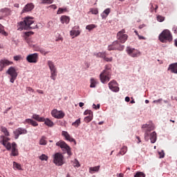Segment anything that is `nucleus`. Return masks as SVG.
I'll use <instances>...</instances> for the list:
<instances>
[{
	"mask_svg": "<svg viewBox=\"0 0 177 177\" xmlns=\"http://www.w3.org/2000/svg\"><path fill=\"white\" fill-rule=\"evenodd\" d=\"M92 120H93V115H88V116H86V118H84V121L88 123V122H91V121H92Z\"/></svg>",
	"mask_w": 177,
	"mask_h": 177,
	"instance_id": "obj_38",
	"label": "nucleus"
},
{
	"mask_svg": "<svg viewBox=\"0 0 177 177\" xmlns=\"http://www.w3.org/2000/svg\"><path fill=\"white\" fill-rule=\"evenodd\" d=\"M160 158H164L165 156V153H164V151H162L161 152H159Z\"/></svg>",
	"mask_w": 177,
	"mask_h": 177,
	"instance_id": "obj_52",
	"label": "nucleus"
},
{
	"mask_svg": "<svg viewBox=\"0 0 177 177\" xmlns=\"http://www.w3.org/2000/svg\"><path fill=\"white\" fill-rule=\"evenodd\" d=\"M0 131L3 132V133L5 135V136H10V134L9 133V131H8V129L6 127L1 126L0 127Z\"/></svg>",
	"mask_w": 177,
	"mask_h": 177,
	"instance_id": "obj_28",
	"label": "nucleus"
},
{
	"mask_svg": "<svg viewBox=\"0 0 177 177\" xmlns=\"http://www.w3.org/2000/svg\"><path fill=\"white\" fill-rule=\"evenodd\" d=\"M3 13H6L5 16H9L10 15V10L9 8H3L1 10Z\"/></svg>",
	"mask_w": 177,
	"mask_h": 177,
	"instance_id": "obj_41",
	"label": "nucleus"
},
{
	"mask_svg": "<svg viewBox=\"0 0 177 177\" xmlns=\"http://www.w3.org/2000/svg\"><path fill=\"white\" fill-rule=\"evenodd\" d=\"M13 168L15 169H19L20 171V170H21V165H20L16 162H13Z\"/></svg>",
	"mask_w": 177,
	"mask_h": 177,
	"instance_id": "obj_37",
	"label": "nucleus"
},
{
	"mask_svg": "<svg viewBox=\"0 0 177 177\" xmlns=\"http://www.w3.org/2000/svg\"><path fill=\"white\" fill-rule=\"evenodd\" d=\"M100 169V166H95L93 167L89 168V172L90 174H93V172H98V171Z\"/></svg>",
	"mask_w": 177,
	"mask_h": 177,
	"instance_id": "obj_30",
	"label": "nucleus"
},
{
	"mask_svg": "<svg viewBox=\"0 0 177 177\" xmlns=\"http://www.w3.org/2000/svg\"><path fill=\"white\" fill-rule=\"evenodd\" d=\"M81 124V119H77L75 122L72 123L73 127H75V128H78L80 127V124Z\"/></svg>",
	"mask_w": 177,
	"mask_h": 177,
	"instance_id": "obj_39",
	"label": "nucleus"
},
{
	"mask_svg": "<svg viewBox=\"0 0 177 177\" xmlns=\"http://www.w3.org/2000/svg\"><path fill=\"white\" fill-rule=\"evenodd\" d=\"M66 10L63 9V8H59L58 11H57V15H62V13H63V12H65Z\"/></svg>",
	"mask_w": 177,
	"mask_h": 177,
	"instance_id": "obj_51",
	"label": "nucleus"
},
{
	"mask_svg": "<svg viewBox=\"0 0 177 177\" xmlns=\"http://www.w3.org/2000/svg\"><path fill=\"white\" fill-rule=\"evenodd\" d=\"M19 27L18 30L20 31L23 30H34L37 28V24L34 23V18L31 17H26L24 18V21L19 24Z\"/></svg>",
	"mask_w": 177,
	"mask_h": 177,
	"instance_id": "obj_2",
	"label": "nucleus"
},
{
	"mask_svg": "<svg viewBox=\"0 0 177 177\" xmlns=\"http://www.w3.org/2000/svg\"><path fill=\"white\" fill-rule=\"evenodd\" d=\"M39 59L38 53H35L33 54H30L26 57V60L28 63H38V59Z\"/></svg>",
	"mask_w": 177,
	"mask_h": 177,
	"instance_id": "obj_12",
	"label": "nucleus"
},
{
	"mask_svg": "<svg viewBox=\"0 0 177 177\" xmlns=\"http://www.w3.org/2000/svg\"><path fill=\"white\" fill-rule=\"evenodd\" d=\"M117 39L121 44H125L128 39V35L125 34V30L122 29L117 33Z\"/></svg>",
	"mask_w": 177,
	"mask_h": 177,
	"instance_id": "obj_10",
	"label": "nucleus"
},
{
	"mask_svg": "<svg viewBox=\"0 0 177 177\" xmlns=\"http://www.w3.org/2000/svg\"><path fill=\"white\" fill-rule=\"evenodd\" d=\"M51 7H52L53 9H57V7L56 6H55V5H52Z\"/></svg>",
	"mask_w": 177,
	"mask_h": 177,
	"instance_id": "obj_64",
	"label": "nucleus"
},
{
	"mask_svg": "<svg viewBox=\"0 0 177 177\" xmlns=\"http://www.w3.org/2000/svg\"><path fill=\"white\" fill-rule=\"evenodd\" d=\"M15 139H19L20 135H26L27 133V130L26 129H23L19 127L13 131Z\"/></svg>",
	"mask_w": 177,
	"mask_h": 177,
	"instance_id": "obj_14",
	"label": "nucleus"
},
{
	"mask_svg": "<svg viewBox=\"0 0 177 177\" xmlns=\"http://www.w3.org/2000/svg\"><path fill=\"white\" fill-rule=\"evenodd\" d=\"M31 34H34V32H26V35L27 37H30V35H31Z\"/></svg>",
	"mask_w": 177,
	"mask_h": 177,
	"instance_id": "obj_56",
	"label": "nucleus"
},
{
	"mask_svg": "<svg viewBox=\"0 0 177 177\" xmlns=\"http://www.w3.org/2000/svg\"><path fill=\"white\" fill-rule=\"evenodd\" d=\"M6 74L10 75V82L11 84H15V81L17 79V75H19V73H17V69L13 66H10L6 71Z\"/></svg>",
	"mask_w": 177,
	"mask_h": 177,
	"instance_id": "obj_5",
	"label": "nucleus"
},
{
	"mask_svg": "<svg viewBox=\"0 0 177 177\" xmlns=\"http://www.w3.org/2000/svg\"><path fill=\"white\" fill-rule=\"evenodd\" d=\"M53 162L57 167H62L64 164V156L60 153H56L54 155Z\"/></svg>",
	"mask_w": 177,
	"mask_h": 177,
	"instance_id": "obj_7",
	"label": "nucleus"
},
{
	"mask_svg": "<svg viewBox=\"0 0 177 177\" xmlns=\"http://www.w3.org/2000/svg\"><path fill=\"white\" fill-rule=\"evenodd\" d=\"M62 136H64V138H65V140H68V142H73L75 145L76 141L75 139L73 138L71 136H70V134L68 133V132L66 131H63L62 132Z\"/></svg>",
	"mask_w": 177,
	"mask_h": 177,
	"instance_id": "obj_17",
	"label": "nucleus"
},
{
	"mask_svg": "<svg viewBox=\"0 0 177 177\" xmlns=\"http://www.w3.org/2000/svg\"><path fill=\"white\" fill-rule=\"evenodd\" d=\"M34 9V5L32 3H28L27 4L23 9L22 13H24L26 12H31Z\"/></svg>",
	"mask_w": 177,
	"mask_h": 177,
	"instance_id": "obj_19",
	"label": "nucleus"
},
{
	"mask_svg": "<svg viewBox=\"0 0 177 177\" xmlns=\"http://www.w3.org/2000/svg\"><path fill=\"white\" fill-rule=\"evenodd\" d=\"M47 64L50 70V71H56V66H55V63L52 61H48Z\"/></svg>",
	"mask_w": 177,
	"mask_h": 177,
	"instance_id": "obj_24",
	"label": "nucleus"
},
{
	"mask_svg": "<svg viewBox=\"0 0 177 177\" xmlns=\"http://www.w3.org/2000/svg\"><path fill=\"white\" fill-rule=\"evenodd\" d=\"M41 3H53V0H41Z\"/></svg>",
	"mask_w": 177,
	"mask_h": 177,
	"instance_id": "obj_49",
	"label": "nucleus"
},
{
	"mask_svg": "<svg viewBox=\"0 0 177 177\" xmlns=\"http://www.w3.org/2000/svg\"><path fill=\"white\" fill-rule=\"evenodd\" d=\"M27 91L34 93V89H32V88H31V87H27Z\"/></svg>",
	"mask_w": 177,
	"mask_h": 177,
	"instance_id": "obj_57",
	"label": "nucleus"
},
{
	"mask_svg": "<svg viewBox=\"0 0 177 177\" xmlns=\"http://www.w3.org/2000/svg\"><path fill=\"white\" fill-rule=\"evenodd\" d=\"M94 56H96L97 57H100L101 59H104V57L106 56V52L95 53Z\"/></svg>",
	"mask_w": 177,
	"mask_h": 177,
	"instance_id": "obj_32",
	"label": "nucleus"
},
{
	"mask_svg": "<svg viewBox=\"0 0 177 177\" xmlns=\"http://www.w3.org/2000/svg\"><path fill=\"white\" fill-rule=\"evenodd\" d=\"M47 143H48V142L46 141V137L42 136L39 140V145L45 146L47 145Z\"/></svg>",
	"mask_w": 177,
	"mask_h": 177,
	"instance_id": "obj_34",
	"label": "nucleus"
},
{
	"mask_svg": "<svg viewBox=\"0 0 177 177\" xmlns=\"http://www.w3.org/2000/svg\"><path fill=\"white\" fill-rule=\"evenodd\" d=\"M134 177H146V174L142 171H137L134 175Z\"/></svg>",
	"mask_w": 177,
	"mask_h": 177,
	"instance_id": "obj_40",
	"label": "nucleus"
},
{
	"mask_svg": "<svg viewBox=\"0 0 177 177\" xmlns=\"http://www.w3.org/2000/svg\"><path fill=\"white\" fill-rule=\"evenodd\" d=\"M84 115H93V112H92V111L91 110H86L84 113Z\"/></svg>",
	"mask_w": 177,
	"mask_h": 177,
	"instance_id": "obj_48",
	"label": "nucleus"
},
{
	"mask_svg": "<svg viewBox=\"0 0 177 177\" xmlns=\"http://www.w3.org/2000/svg\"><path fill=\"white\" fill-rule=\"evenodd\" d=\"M111 79V66L106 65L105 69L100 75V80L102 84H107Z\"/></svg>",
	"mask_w": 177,
	"mask_h": 177,
	"instance_id": "obj_3",
	"label": "nucleus"
},
{
	"mask_svg": "<svg viewBox=\"0 0 177 177\" xmlns=\"http://www.w3.org/2000/svg\"><path fill=\"white\" fill-rule=\"evenodd\" d=\"M110 14V8H106L103 13L101 15L102 19H104Z\"/></svg>",
	"mask_w": 177,
	"mask_h": 177,
	"instance_id": "obj_33",
	"label": "nucleus"
},
{
	"mask_svg": "<svg viewBox=\"0 0 177 177\" xmlns=\"http://www.w3.org/2000/svg\"><path fill=\"white\" fill-rule=\"evenodd\" d=\"M47 64L50 70V71H56V66H55V63L52 61H48Z\"/></svg>",
	"mask_w": 177,
	"mask_h": 177,
	"instance_id": "obj_25",
	"label": "nucleus"
},
{
	"mask_svg": "<svg viewBox=\"0 0 177 177\" xmlns=\"http://www.w3.org/2000/svg\"><path fill=\"white\" fill-rule=\"evenodd\" d=\"M131 100V98H129V97H125V102H129Z\"/></svg>",
	"mask_w": 177,
	"mask_h": 177,
	"instance_id": "obj_60",
	"label": "nucleus"
},
{
	"mask_svg": "<svg viewBox=\"0 0 177 177\" xmlns=\"http://www.w3.org/2000/svg\"><path fill=\"white\" fill-rule=\"evenodd\" d=\"M43 122H44L45 124L47 125V127H52L54 125L53 122H52V120H50L48 118H46V119L44 118V121Z\"/></svg>",
	"mask_w": 177,
	"mask_h": 177,
	"instance_id": "obj_31",
	"label": "nucleus"
},
{
	"mask_svg": "<svg viewBox=\"0 0 177 177\" xmlns=\"http://www.w3.org/2000/svg\"><path fill=\"white\" fill-rule=\"evenodd\" d=\"M0 34H2L3 35H8V33L6 32L5 30L3 29V26L0 24Z\"/></svg>",
	"mask_w": 177,
	"mask_h": 177,
	"instance_id": "obj_42",
	"label": "nucleus"
},
{
	"mask_svg": "<svg viewBox=\"0 0 177 177\" xmlns=\"http://www.w3.org/2000/svg\"><path fill=\"white\" fill-rule=\"evenodd\" d=\"M93 108H94L95 110H97V109H100V104H97V106H96V104H93Z\"/></svg>",
	"mask_w": 177,
	"mask_h": 177,
	"instance_id": "obj_53",
	"label": "nucleus"
},
{
	"mask_svg": "<svg viewBox=\"0 0 177 177\" xmlns=\"http://www.w3.org/2000/svg\"><path fill=\"white\" fill-rule=\"evenodd\" d=\"M168 70H170L171 73L174 74H177V63L170 64Z\"/></svg>",
	"mask_w": 177,
	"mask_h": 177,
	"instance_id": "obj_20",
	"label": "nucleus"
},
{
	"mask_svg": "<svg viewBox=\"0 0 177 177\" xmlns=\"http://www.w3.org/2000/svg\"><path fill=\"white\" fill-rule=\"evenodd\" d=\"M159 41L163 44H165L167 41L171 42V41H172V35L171 34V32L167 29L164 30L159 35Z\"/></svg>",
	"mask_w": 177,
	"mask_h": 177,
	"instance_id": "obj_4",
	"label": "nucleus"
},
{
	"mask_svg": "<svg viewBox=\"0 0 177 177\" xmlns=\"http://www.w3.org/2000/svg\"><path fill=\"white\" fill-rule=\"evenodd\" d=\"M37 93H40L41 95H43V93H44V91L39 90V89L37 90Z\"/></svg>",
	"mask_w": 177,
	"mask_h": 177,
	"instance_id": "obj_59",
	"label": "nucleus"
},
{
	"mask_svg": "<svg viewBox=\"0 0 177 177\" xmlns=\"http://www.w3.org/2000/svg\"><path fill=\"white\" fill-rule=\"evenodd\" d=\"M13 64V62H10L6 59L0 60V71H2L5 67L8 66H12Z\"/></svg>",
	"mask_w": 177,
	"mask_h": 177,
	"instance_id": "obj_15",
	"label": "nucleus"
},
{
	"mask_svg": "<svg viewBox=\"0 0 177 177\" xmlns=\"http://www.w3.org/2000/svg\"><path fill=\"white\" fill-rule=\"evenodd\" d=\"M56 77H57V70L50 71V78L53 81H56Z\"/></svg>",
	"mask_w": 177,
	"mask_h": 177,
	"instance_id": "obj_29",
	"label": "nucleus"
},
{
	"mask_svg": "<svg viewBox=\"0 0 177 177\" xmlns=\"http://www.w3.org/2000/svg\"><path fill=\"white\" fill-rule=\"evenodd\" d=\"M14 60L15 62H19V60H21V55H16L14 57Z\"/></svg>",
	"mask_w": 177,
	"mask_h": 177,
	"instance_id": "obj_50",
	"label": "nucleus"
},
{
	"mask_svg": "<svg viewBox=\"0 0 177 177\" xmlns=\"http://www.w3.org/2000/svg\"><path fill=\"white\" fill-rule=\"evenodd\" d=\"M0 139V143L3 145L8 151L12 150V144L9 142L10 138L6 137V136H1Z\"/></svg>",
	"mask_w": 177,
	"mask_h": 177,
	"instance_id": "obj_9",
	"label": "nucleus"
},
{
	"mask_svg": "<svg viewBox=\"0 0 177 177\" xmlns=\"http://www.w3.org/2000/svg\"><path fill=\"white\" fill-rule=\"evenodd\" d=\"M80 33L81 32H80V30H76L74 28H73V30L70 31V35L71 37H78V35H80Z\"/></svg>",
	"mask_w": 177,
	"mask_h": 177,
	"instance_id": "obj_27",
	"label": "nucleus"
},
{
	"mask_svg": "<svg viewBox=\"0 0 177 177\" xmlns=\"http://www.w3.org/2000/svg\"><path fill=\"white\" fill-rule=\"evenodd\" d=\"M84 102H80L79 103L80 107H84Z\"/></svg>",
	"mask_w": 177,
	"mask_h": 177,
	"instance_id": "obj_61",
	"label": "nucleus"
},
{
	"mask_svg": "<svg viewBox=\"0 0 177 177\" xmlns=\"http://www.w3.org/2000/svg\"><path fill=\"white\" fill-rule=\"evenodd\" d=\"M37 50L40 52V53H41V55H44V56H46V55H48V53H49V51H45L44 50L40 49V48H38Z\"/></svg>",
	"mask_w": 177,
	"mask_h": 177,
	"instance_id": "obj_46",
	"label": "nucleus"
},
{
	"mask_svg": "<svg viewBox=\"0 0 177 177\" xmlns=\"http://www.w3.org/2000/svg\"><path fill=\"white\" fill-rule=\"evenodd\" d=\"M32 118H33V120H36V121H38L39 122H44L45 121L44 118H41L37 114H33Z\"/></svg>",
	"mask_w": 177,
	"mask_h": 177,
	"instance_id": "obj_22",
	"label": "nucleus"
},
{
	"mask_svg": "<svg viewBox=\"0 0 177 177\" xmlns=\"http://www.w3.org/2000/svg\"><path fill=\"white\" fill-rule=\"evenodd\" d=\"M51 115L54 117V118H63L64 117V113L62 111H57V109H54L51 111Z\"/></svg>",
	"mask_w": 177,
	"mask_h": 177,
	"instance_id": "obj_16",
	"label": "nucleus"
},
{
	"mask_svg": "<svg viewBox=\"0 0 177 177\" xmlns=\"http://www.w3.org/2000/svg\"><path fill=\"white\" fill-rule=\"evenodd\" d=\"M157 20H158V21H160L161 23L165 20V18L161 15H158Z\"/></svg>",
	"mask_w": 177,
	"mask_h": 177,
	"instance_id": "obj_47",
	"label": "nucleus"
},
{
	"mask_svg": "<svg viewBox=\"0 0 177 177\" xmlns=\"http://www.w3.org/2000/svg\"><path fill=\"white\" fill-rule=\"evenodd\" d=\"M39 160H41V161H48V156L45 154H42L39 156Z\"/></svg>",
	"mask_w": 177,
	"mask_h": 177,
	"instance_id": "obj_43",
	"label": "nucleus"
},
{
	"mask_svg": "<svg viewBox=\"0 0 177 177\" xmlns=\"http://www.w3.org/2000/svg\"><path fill=\"white\" fill-rule=\"evenodd\" d=\"M138 37V39H146L145 37L140 36V35H139Z\"/></svg>",
	"mask_w": 177,
	"mask_h": 177,
	"instance_id": "obj_58",
	"label": "nucleus"
},
{
	"mask_svg": "<svg viewBox=\"0 0 177 177\" xmlns=\"http://www.w3.org/2000/svg\"><path fill=\"white\" fill-rule=\"evenodd\" d=\"M173 31H174V34H177V28H174Z\"/></svg>",
	"mask_w": 177,
	"mask_h": 177,
	"instance_id": "obj_62",
	"label": "nucleus"
},
{
	"mask_svg": "<svg viewBox=\"0 0 177 177\" xmlns=\"http://www.w3.org/2000/svg\"><path fill=\"white\" fill-rule=\"evenodd\" d=\"M25 122H26V124H29V125H32V127H38V122L32 120V119H26Z\"/></svg>",
	"mask_w": 177,
	"mask_h": 177,
	"instance_id": "obj_23",
	"label": "nucleus"
},
{
	"mask_svg": "<svg viewBox=\"0 0 177 177\" xmlns=\"http://www.w3.org/2000/svg\"><path fill=\"white\" fill-rule=\"evenodd\" d=\"M104 60L105 62H107L108 63H110L111 62H113V57H107L105 55V57H104Z\"/></svg>",
	"mask_w": 177,
	"mask_h": 177,
	"instance_id": "obj_44",
	"label": "nucleus"
},
{
	"mask_svg": "<svg viewBox=\"0 0 177 177\" xmlns=\"http://www.w3.org/2000/svg\"><path fill=\"white\" fill-rule=\"evenodd\" d=\"M60 21L62 24H68L70 23V17L66 15L60 17Z\"/></svg>",
	"mask_w": 177,
	"mask_h": 177,
	"instance_id": "obj_21",
	"label": "nucleus"
},
{
	"mask_svg": "<svg viewBox=\"0 0 177 177\" xmlns=\"http://www.w3.org/2000/svg\"><path fill=\"white\" fill-rule=\"evenodd\" d=\"M90 88H96V85H97V80L91 77L90 80Z\"/></svg>",
	"mask_w": 177,
	"mask_h": 177,
	"instance_id": "obj_26",
	"label": "nucleus"
},
{
	"mask_svg": "<svg viewBox=\"0 0 177 177\" xmlns=\"http://www.w3.org/2000/svg\"><path fill=\"white\" fill-rule=\"evenodd\" d=\"M125 46L121 45L120 41H115L108 46V50H124Z\"/></svg>",
	"mask_w": 177,
	"mask_h": 177,
	"instance_id": "obj_8",
	"label": "nucleus"
},
{
	"mask_svg": "<svg viewBox=\"0 0 177 177\" xmlns=\"http://www.w3.org/2000/svg\"><path fill=\"white\" fill-rule=\"evenodd\" d=\"M56 146L60 147L63 151H66L68 156H72L73 153H71V147H70V146H68L66 142L59 140L56 143Z\"/></svg>",
	"mask_w": 177,
	"mask_h": 177,
	"instance_id": "obj_6",
	"label": "nucleus"
},
{
	"mask_svg": "<svg viewBox=\"0 0 177 177\" xmlns=\"http://www.w3.org/2000/svg\"><path fill=\"white\" fill-rule=\"evenodd\" d=\"M127 151H128V147H123L120 149V151L119 153L118 154V156H120V154L121 156H124V154H125V153H127Z\"/></svg>",
	"mask_w": 177,
	"mask_h": 177,
	"instance_id": "obj_35",
	"label": "nucleus"
},
{
	"mask_svg": "<svg viewBox=\"0 0 177 177\" xmlns=\"http://www.w3.org/2000/svg\"><path fill=\"white\" fill-rule=\"evenodd\" d=\"M11 156H13L14 157L19 156V150L17 149V144H16V142H12L11 144Z\"/></svg>",
	"mask_w": 177,
	"mask_h": 177,
	"instance_id": "obj_18",
	"label": "nucleus"
},
{
	"mask_svg": "<svg viewBox=\"0 0 177 177\" xmlns=\"http://www.w3.org/2000/svg\"><path fill=\"white\" fill-rule=\"evenodd\" d=\"M91 13L92 15H97V13H99V11H97V10L95 9L91 10Z\"/></svg>",
	"mask_w": 177,
	"mask_h": 177,
	"instance_id": "obj_55",
	"label": "nucleus"
},
{
	"mask_svg": "<svg viewBox=\"0 0 177 177\" xmlns=\"http://www.w3.org/2000/svg\"><path fill=\"white\" fill-rule=\"evenodd\" d=\"M126 52L131 57H139L141 55L140 51L131 47H127Z\"/></svg>",
	"mask_w": 177,
	"mask_h": 177,
	"instance_id": "obj_11",
	"label": "nucleus"
},
{
	"mask_svg": "<svg viewBox=\"0 0 177 177\" xmlns=\"http://www.w3.org/2000/svg\"><path fill=\"white\" fill-rule=\"evenodd\" d=\"M136 139H138V143H140V142H142L141 140H140V138L139 137V136H136Z\"/></svg>",
	"mask_w": 177,
	"mask_h": 177,
	"instance_id": "obj_63",
	"label": "nucleus"
},
{
	"mask_svg": "<svg viewBox=\"0 0 177 177\" xmlns=\"http://www.w3.org/2000/svg\"><path fill=\"white\" fill-rule=\"evenodd\" d=\"M96 27H97V26L95 24L87 25L86 26V30H88V31H92V30H93V28H96Z\"/></svg>",
	"mask_w": 177,
	"mask_h": 177,
	"instance_id": "obj_36",
	"label": "nucleus"
},
{
	"mask_svg": "<svg viewBox=\"0 0 177 177\" xmlns=\"http://www.w3.org/2000/svg\"><path fill=\"white\" fill-rule=\"evenodd\" d=\"M109 88L112 92H120V87H118V83L115 80H111L109 84Z\"/></svg>",
	"mask_w": 177,
	"mask_h": 177,
	"instance_id": "obj_13",
	"label": "nucleus"
},
{
	"mask_svg": "<svg viewBox=\"0 0 177 177\" xmlns=\"http://www.w3.org/2000/svg\"><path fill=\"white\" fill-rule=\"evenodd\" d=\"M142 129H143L142 131L145 132L144 134V139L145 142H149V140H151V143H156L157 142V133L154 131V124L153 123L143 124L142 126Z\"/></svg>",
	"mask_w": 177,
	"mask_h": 177,
	"instance_id": "obj_1",
	"label": "nucleus"
},
{
	"mask_svg": "<svg viewBox=\"0 0 177 177\" xmlns=\"http://www.w3.org/2000/svg\"><path fill=\"white\" fill-rule=\"evenodd\" d=\"M73 165L74 167H76L77 168H79V167H80L81 165H80V162L78 161V160L77 159H75L73 160Z\"/></svg>",
	"mask_w": 177,
	"mask_h": 177,
	"instance_id": "obj_45",
	"label": "nucleus"
},
{
	"mask_svg": "<svg viewBox=\"0 0 177 177\" xmlns=\"http://www.w3.org/2000/svg\"><path fill=\"white\" fill-rule=\"evenodd\" d=\"M161 102H162V98H160L158 100H155L153 101V103H161Z\"/></svg>",
	"mask_w": 177,
	"mask_h": 177,
	"instance_id": "obj_54",
	"label": "nucleus"
}]
</instances>
